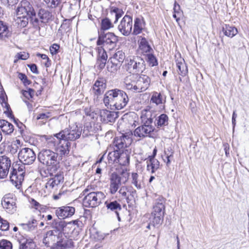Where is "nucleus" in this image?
Listing matches in <instances>:
<instances>
[{
  "instance_id": "nucleus-1",
  "label": "nucleus",
  "mask_w": 249,
  "mask_h": 249,
  "mask_svg": "<svg viewBox=\"0 0 249 249\" xmlns=\"http://www.w3.org/2000/svg\"><path fill=\"white\" fill-rule=\"evenodd\" d=\"M128 101L129 98L125 92L118 89L109 90L104 97L105 106L112 110L124 108Z\"/></svg>"
},
{
  "instance_id": "nucleus-2",
  "label": "nucleus",
  "mask_w": 249,
  "mask_h": 249,
  "mask_svg": "<svg viewBox=\"0 0 249 249\" xmlns=\"http://www.w3.org/2000/svg\"><path fill=\"white\" fill-rule=\"evenodd\" d=\"M165 200L163 197L160 196L155 201L153 207L151 224L154 227L160 225L163 221L165 211Z\"/></svg>"
},
{
  "instance_id": "nucleus-3",
  "label": "nucleus",
  "mask_w": 249,
  "mask_h": 249,
  "mask_svg": "<svg viewBox=\"0 0 249 249\" xmlns=\"http://www.w3.org/2000/svg\"><path fill=\"white\" fill-rule=\"evenodd\" d=\"M88 192V189H85L83 192L84 195H85L83 199V204L86 207L94 208L98 206L106 197V195L102 192H92L87 193Z\"/></svg>"
},
{
  "instance_id": "nucleus-4",
  "label": "nucleus",
  "mask_w": 249,
  "mask_h": 249,
  "mask_svg": "<svg viewBox=\"0 0 249 249\" xmlns=\"http://www.w3.org/2000/svg\"><path fill=\"white\" fill-rule=\"evenodd\" d=\"M82 130V129L80 127L73 124L70 125L69 128H67L59 133L56 134V136L58 140L61 139L62 140L66 142L68 141H73L80 138Z\"/></svg>"
},
{
  "instance_id": "nucleus-5",
  "label": "nucleus",
  "mask_w": 249,
  "mask_h": 249,
  "mask_svg": "<svg viewBox=\"0 0 249 249\" xmlns=\"http://www.w3.org/2000/svg\"><path fill=\"white\" fill-rule=\"evenodd\" d=\"M125 69L133 74L142 73L145 69L144 60L139 56L127 59L125 60Z\"/></svg>"
},
{
  "instance_id": "nucleus-6",
  "label": "nucleus",
  "mask_w": 249,
  "mask_h": 249,
  "mask_svg": "<svg viewBox=\"0 0 249 249\" xmlns=\"http://www.w3.org/2000/svg\"><path fill=\"white\" fill-rule=\"evenodd\" d=\"M39 161L46 166H56L59 164V159L55 152L50 149H43L38 155Z\"/></svg>"
},
{
  "instance_id": "nucleus-7",
  "label": "nucleus",
  "mask_w": 249,
  "mask_h": 249,
  "mask_svg": "<svg viewBox=\"0 0 249 249\" xmlns=\"http://www.w3.org/2000/svg\"><path fill=\"white\" fill-rule=\"evenodd\" d=\"M118 40V37L113 33L101 34L99 35L97 45L110 50L116 46Z\"/></svg>"
},
{
  "instance_id": "nucleus-8",
  "label": "nucleus",
  "mask_w": 249,
  "mask_h": 249,
  "mask_svg": "<svg viewBox=\"0 0 249 249\" xmlns=\"http://www.w3.org/2000/svg\"><path fill=\"white\" fill-rule=\"evenodd\" d=\"M125 57L124 53L122 51H117L112 57L109 58L111 66H107V70L111 72H116Z\"/></svg>"
},
{
  "instance_id": "nucleus-9",
  "label": "nucleus",
  "mask_w": 249,
  "mask_h": 249,
  "mask_svg": "<svg viewBox=\"0 0 249 249\" xmlns=\"http://www.w3.org/2000/svg\"><path fill=\"white\" fill-rule=\"evenodd\" d=\"M18 158L23 164H31L36 159L34 151L29 148H22L18 153Z\"/></svg>"
},
{
  "instance_id": "nucleus-10",
  "label": "nucleus",
  "mask_w": 249,
  "mask_h": 249,
  "mask_svg": "<svg viewBox=\"0 0 249 249\" xmlns=\"http://www.w3.org/2000/svg\"><path fill=\"white\" fill-rule=\"evenodd\" d=\"M63 235L62 232L57 229L49 231L44 235L43 243L47 247H50L51 244L53 245L55 242L61 239V238L63 237Z\"/></svg>"
},
{
  "instance_id": "nucleus-11",
  "label": "nucleus",
  "mask_w": 249,
  "mask_h": 249,
  "mask_svg": "<svg viewBox=\"0 0 249 249\" xmlns=\"http://www.w3.org/2000/svg\"><path fill=\"white\" fill-rule=\"evenodd\" d=\"M132 18L131 16L125 15L121 20L118 29L123 35L128 36L132 31Z\"/></svg>"
},
{
  "instance_id": "nucleus-12",
  "label": "nucleus",
  "mask_w": 249,
  "mask_h": 249,
  "mask_svg": "<svg viewBox=\"0 0 249 249\" xmlns=\"http://www.w3.org/2000/svg\"><path fill=\"white\" fill-rule=\"evenodd\" d=\"M155 129L152 125L143 124L135 129L133 132L134 136L140 139L145 137H151Z\"/></svg>"
},
{
  "instance_id": "nucleus-13",
  "label": "nucleus",
  "mask_w": 249,
  "mask_h": 249,
  "mask_svg": "<svg viewBox=\"0 0 249 249\" xmlns=\"http://www.w3.org/2000/svg\"><path fill=\"white\" fill-rule=\"evenodd\" d=\"M11 163V160L8 156H0V179H4L7 177Z\"/></svg>"
},
{
  "instance_id": "nucleus-14",
  "label": "nucleus",
  "mask_w": 249,
  "mask_h": 249,
  "mask_svg": "<svg viewBox=\"0 0 249 249\" xmlns=\"http://www.w3.org/2000/svg\"><path fill=\"white\" fill-rule=\"evenodd\" d=\"M1 204L9 213H13L16 211V199L12 194H7L4 196L2 198Z\"/></svg>"
},
{
  "instance_id": "nucleus-15",
  "label": "nucleus",
  "mask_w": 249,
  "mask_h": 249,
  "mask_svg": "<svg viewBox=\"0 0 249 249\" xmlns=\"http://www.w3.org/2000/svg\"><path fill=\"white\" fill-rule=\"evenodd\" d=\"M132 139L127 135L123 134L121 136L116 137L112 143V146L116 149H121L128 146L131 143Z\"/></svg>"
},
{
  "instance_id": "nucleus-16",
  "label": "nucleus",
  "mask_w": 249,
  "mask_h": 249,
  "mask_svg": "<svg viewBox=\"0 0 249 249\" xmlns=\"http://www.w3.org/2000/svg\"><path fill=\"white\" fill-rule=\"evenodd\" d=\"M70 143L64 141L63 142L62 141H60L59 144H57L55 148V153L57 154V156H58L59 161L69 155L70 152Z\"/></svg>"
},
{
  "instance_id": "nucleus-17",
  "label": "nucleus",
  "mask_w": 249,
  "mask_h": 249,
  "mask_svg": "<svg viewBox=\"0 0 249 249\" xmlns=\"http://www.w3.org/2000/svg\"><path fill=\"white\" fill-rule=\"evenodd\" d=\"M64 181V176L62 172H57L54 176L49 179L45 184L46 188L49 190L57 188L58 185Z\"/></svg>"
},
{
  "instance_id": "nucleus-18",
  "label": "nucleus",
  "mask_w": 249,
  "mask_h": 249,
  "mask_svg": "<svg viewBox=\"0 0 249 249\" xmlns=\"http://www.w3.org/2000/svg\"><path fill=\"white\" fill-rule=\"evenodd\" d=\"M150 83V78L146 75H137V92H141L146 90Z\"/></svg>"
},
{
  "instance_id": "nucleus-19",
  "label": "nucleus",
  "mask_w": 249,
  "mask_h": 249,
  "mask_svg": "<svg viewBox=\"0 0 249 249\" xmlns=\"http://www.w3.org/2000/svg\"><path fill=\"white\" fill-rule=\"evenodd\" d=\"M74 213L75 208L71 206H63L58 208L55 212L57 216L62 219L71 216Z\"/></svg>"
},
{
  "instance_id": "nucleus-20",
  "label": "nucleus",
  "mask_w": 249,
  "mask_h": 249,
  "mask_svg": "<svg viewBox=\"0 0 249 249\" xmlns=\"http://www.w3.org/2000/svg\"><path fill=\"white\" fill-rule=\"evenodd\" d=\"M100 117L103 122L107 124L114 122L118 116L116 112L103 109L100 111Z\"/></svg>"
},
{
  "instance_id": "nucleus-21",
  "label": "nucleus",
  "mask_w": 249,
  "mask_h": 249,
  "mask_svg": "<svg viewBox=\"0 0 249 249\" xmlns=\"http://www.w3.org/2000/svg\"><path fill=\"white\" fill-rule=\"evenodd\" d=\"M137 75L134 74L126 76L124 79V87L127 90L136 92Z\"/></svg>"
},
{
  "instance_id": "nucleus-22",
  "label": "nucleus",
  "mask_w": 249,
  "mask_h": 249,
  "mask_svg": "<svg viewBox=\"0 0 249 249\" xmlns=\"http://www.w3.org/2000/svg\"><path fill=\"white\" fill-rule=\"evenodd\" d=\"M110 179L109 192L111 194L113 195L117 192L122 183L119 179V175L115 173L111 174Z\"/></svg>"
},
{
  "instance_id": "nucleus-23",
  "label": "nucleus",
  "mask_w": 249,
  "mask_h": 249,
  "mask_svg": "<svg viewBox=\"0 0 249 249\" xmlns=\"http://www.w3.org/2000/svg\"><path fill=\"white\" fill-rule=\"evenodd\" d=\"M106 88V81L103 78H99L95 82L92 87L93 93L98 96L102 94Z\"/></svg>"
},
{
  "instance_id": "nucleus-24",
  "label": "nucleus",
  "mask_w": 249,
  "mask_h": 249,
  "mask_svg": "<svg viewBox=\"0 0 249 249\" xmlns=\"http://www.w3.org/2000/svg\"><path fill=\"white\" fill-rule=\"evenodd\" d=\"M73 246V242L71 240L66 238H61L51 246L52 249H68Z\"/></svg>"
},
{
  "instance_id": "nucleus-25",
  "label": "nucleus",
  "mask_w": 249,
  "mask_h": 249,
  "mask_svg": "<svg viewBox=\"0 0 249 249\" xmlns=\"http://www.w3.org/2000/svg\"><path fill=\"white\" fill-rule=\"evenodd\" d=\"M106 48L99 46L97 48L98 51V59L97 63L101 69H103L106 65L107 55L105 50Z\"/></svg>"
},
{
  "instance_id": "nucleus-26",
  "label": "nucleus",
  "mask_w": 249,
  "mask_h": 249,
  "mask_svg": "<svg viewBox=\"0 0 249 249\" xmlns=\"http://www.w3.org/2000/svg\"><path fill=\"white\" fill-rule=\"evenodd\" d=\"M138 40L139 50L142 53H150L152 49L149 45L147 40L144 37L140 36Z\"/></svg>"
},
{
  "instance_id": "nucleus-27",
  "label": "nucleus",
  "mask_w": 249,
  "mask_h": 249,
  "mask_svg": "<svg viewBox=\"0 0 249 249\" xmlns=\"http://www.w3.org/2000/svg\"><path fill=\"white\" fill-rule=\"evenodd\" d=\"M147 170L153 174L160 168V162L153 157H148L146 160Z\"/></svg>"
},
{
  "instance_id": "nucleus-28",
  "label": "nucleus",
  "mask_w": 249,
  "mask_h": 249,
  "mask_svg": "<svg viewBox=\"0 0 249 249\" xmlns=\"http://www.w3.org/2000/svg\"><path fill=\"white\" fill-rule=\"evenodd\" d=\"M24 176L19 174L16 171H12L10 176V181L16 187L19 188L24 180Z\"/></svg>"
},
{
  "instance_id": "nucleus-29",
  "label": "nucleus",
  "mask_w": 249,
  "mask_h": 249,
  "mask_svg": "<svg viewBox=\"0 0 249 249\" xmlns=\"http://www.w3.org/2000/svg\"><path fill=\"white\" fill-rule=\"evenodd\" d=\"M152 111L150 110H143L142 111L141 120L143 124L152 125L153 119Z\"/></svg>"
},
{
  "instance_id": "nucleus-30",
  "label": "nucleus",
  "mask_w": 249,
  "mask_h": 249,
  "mask_svg": "<svg viewBox=\"0 0 249 249\" xmlns=\"http://www.w3.org/2000/svg\"><path fill=\"white\" fill-rule=\"evenodd\" d=\"M222 31L226 36L231 38L233 37L238 33L236 28L228 24L223 26Z\"/></svg>"
},
{
  "instance_id": "nucleus-31",
  "label": "nucleus",
  "mask_w": 249,
  "mask_h": 249,
  "mask_svg": "<svg viewBox=\"0 0 249 249\" xmlns=\"http://www.w3.org/2000/svg\"><path fill=\"white\" fill-rule=\"evenodd\" d=\"M177 71L178 73L183 76H185L188 72L187 67L183 59L180 58L176 61Z\"/></svg>"
},
{
  "instance_id": "nucleus-32",
  "label": "nucleus",
  "mask_w": 249,
  "mask_h": 249,
  "mask_svg": "<svg viewBox=\"0 0 249 249\" xmlns=\"http://www.w3.org/2000/svg\"><path fill=\"white\" fill-rule=\"evenodd\" d=\"M19 249H35V245L33 240L23 238L19 241Z\"/></svg>"
},
{
  "instance_id": "nucleus-33",
  "label": "nucleus",
  "mask_w": 249,
  "mask_h": 249,
  "mask_svg": "<svg viewBox=\"0 0 249 249\" xmlns=\"http://www.w3.org/2000/svg\"><path fill=\"white\" fill-rule=\"evenodd\" d=\"M0 128L7 134H10L14 131L13 125L4 120H0Z\"/></svg>"
},
{
  "instance_id": "nucleus-34",
  "label": "nucleus",
  "mask_w": 249,
  "mask_h": 249,
  "mask_svg": "<svg viewBox=\"0 0 249 249\" xmlns=\"http://www.w3.org/2000/svg\"><path fill=\"white\" fill-rule=\"evenodd\" d=\"M144 28V23L142 19L136 18L134 20V28L132 34L137 35L142 32Z\"/></svg>"
},
{
  "instance_id": "nucleus-35",
  "label": "nucleus",
  "mask_w": 249,
  "mask_h": 249,
  "mask_svg": "<svg viewBox=\"0 0 249 249\" xmlns=\"http://www.w3.org/2000/svg\"><path fill=\"white\" fill-rule=\"evenodd\" d=\"M105 205L107 210L113 212L115 213H117L122 210L121 204L116 200L113 201H106L105 202Z\"/></svg>"
},
{
  "instance_id": "nucleus-36",
  "label": "nucleus",
  "mask_w": 249,
  "mask_h": 249,
  "mask_svg": "<svg viewBox=\"0 0 249 249\" xmlns=\"http://www.w3.org/2000/svg\"><path fill=\"white\" fill-rule=\"evenodd\" d=\"M42 138L44 139L47 143L49 147L53 148L55 146L56 143L60 141H61V139H57V137L56 136V134L54 135V136H47L43 135L42 136Z\"/></svg>"
},
{
  "instance_id": "nucleus-37",
  "label": "nucleus",
  "mask_w": 249,
  "mask_h": 249,
  "mask_svg": "<svg viewBox=\"0 0 249 249\" xmlns=\"http://www.w3.org/2000/svg\"><path fill=\"white\" fill-rule=\"evenodd\" d=\"M11 35L7 26L2 21H0V39H5Z\"/></svg>"
},
{
  "instance_id": "nucleus-38",
  "label": "nucleus",
  "mask_w": 249,
  "mask_h": 249,
  "mask_svg": "<svg viewBox=\"0 0 249 249\" xmlns=\"http://www.w3.org/2000/svg\"><path fill=\"white\" fill-rule=\"evenodd\" d=\"M129 158L130 157L127 152L120 153L117 163L123 166L127 165L129 163Z\"/></svg>"
},
{
  "instance_id": "nucleus-39",
  "label": "nucleus",
  "mask_w": 249,
  "mask_h": 249,
  "mask_svg": "<svg viewBox=\"0 0 249 249\" xmlns=\"http://www.w3.org/2000/svg\"><path fill=\"white\" fill-rule=\"evenodd\" d=\"M38 16L42 22H46L51 18L52 14L46 9H40L38 11Z\"/></svg>"
},
{
  "instance_id": "nucleus-40",
  "label": "nucleus",
  "mask_w": 249,
  "mask_h": 249,
  "mask_svg": "<svg viewBox=\"0 0 249 249\" xmlns=\"http://www.w3.org/2000/svg\"><path fill=\"white\" fill-rule=\"evenodd\" d=\"M15 21L16 24L19 27L23 28L27 26L28 23V18L27 16L22 15H16V18H15Z\"/></svg>"
},
{
  "instance_id": "nucleus-41",
  "label": "nucleus",
  "mask_w": 249,
  "mask_h": 249,
  "mask_svg": "<svg viewBox=\"0 0 249 249\" xmlns=\"http://www.w3.org/2000/svg\"><path fill=\"white\" fill-rule=\"evenodd\" d=\"M163 97L160 93L158 92H154L152 93V97L150 99V102L152 103L155 104L156 105H159L163 103Z\"/></svg>"
},
{
  "instance_id": "nucleus-42",
  "label": "nucleus",
  "mask_w": 249,
  "mask_h": 249,
  "mask_svg": "<svg viewBox=\"0 0 249 249\" xmlns=\"http://www.w3.org/2000/svg\"><path fill=\"white\" fill-rule=\"evenodd\" d=\"M120 152L117 149L109 152L107 155V160L109 163H117Z\"/></svg>"
},
{
  "instance_id": "nucleus-43",
  "label": "nucleus",
  "mask_w": 249,
  "mask_h": 249,
  "mask_svg": "<svg viewBox=\"0 0 249 249\" xmlns=\"http://www.w3.org/2000/svg\"><path fill=\"white\" fill-rule=\"evenodd\" d=\"M20 225L24 230L29 231L34 230L37 226V222L36 220L33 219L31 221H29L27 223H22Z\"/></svg>"
},
{
  "instance_id": "nucleus-44",
  "label": "nucleus",
  "mask_w": 249,
  "mask_h": 249,
  "mask_svg": "<svg viewBox=\"0 0 249 249\" xmlns=\"http://www.w3.org/2000/svg\"><path fill=\"white\" fill-rule=\"evenodd\" d=\"M131 183L138 189L142 188V180L141 179L139 175L136 173H132L131 174Z\"/></svg>"
},
{
  "instance_id": "nucleus-45",
  "label": "nucleus",
  "mask_w": 249,
  "mask_h": 249,
  "mask_svg": "<svg viewBox=\"0 0 249 249\" xmlns=\"http://www.w3.org/2000/svg\"><path fill=\"white\" fill-rule=\"evenodd\" d=\"M123 13L122 10L118 8L115 7H112L111 8L110 14L111 17H115V20L114 21V23H116L118 21L119 18L122 17Z\"/></svg>"
},
{
  "instance_id": "nucleus-46",
  "label": "nucleus",
  "mask_w": 249,
  "mask_h": 249,
  "mask_svg": "<svg viewBox=\"0 0 249 249\" xmlns=\"http://www.w3.org/2000/svg\"><path fill=\"white\" fill-rule=\"evenodd\" d=\"M113 27V25L108 18H106L102 19L101 23V30L104 31L107 30L112 28Z\"/></svg>"
},
{
  "instance_id": "nucleus-47",
  "label": "nucleus",
  "mask_w": 249,
  "mask_h": 249,
  "mask_svg": "<svg viewBox=\"0 0 249 249\" xmlns=\"http://www.w3.org/2000/svg\"><path fill=\"white\" fill-rule=\"evenodd\" d=\"M20 4L26 11L28 16L31 13H33V12L35 11L32 4L27 0H23L21 1Z\"/></svg>"
},
{
  "instance_id": "nucleus-48",
  "label": "nucleus",
  "mask_w": 249,
  "mask_h": 249,
  "mask_svg": "<svg viewBox=\"0 0 249 249\" xmlns=\"http://www.w3.org/2000/svg\"><path fill=\"white\" fill-rule=\"evenodd\" d=\"M174 13L173 16L178 22L179 20L180 17L182 16V13L180 10L179 5L176 2H175L174 4Z\"/></svg>"
},
{
  "instance_id": "nucleus-49",
  "label": "nucleus",
  "mask_w": 249,
  "mask_h": 249,
  "mask_svg": "<svg viewBox=\"0 0 249 249\" xmlns=\"http://www.w3.org/2000/svg\"><path fill=\"white\" fill-rule=\"evenodd\" d=\"M168 116L165 114H161L157 120V125L158 126L165 125L167 124Z\"/></svg>"
},
{
  "instance_id": "nucleus-50",
  "label": "nucleus",
  "mask_w": 249,
  "mask_h": 249,
  "mask_svg": "<svg viewBox=\"0 0 249 249\" xmlns=\"http://www.w3.org/2000/svg\"><path fill=\"white\" fill-rule=\"evenodd\" d=\"M129 176V174L126 170H123L121 175H119V178L120 180L121 179V182L122 183L124 184L128 180Z\"/></svg>"
},
{
  "instance_id": "nucleus-51",
  "label": "nucleus",
  "mask_w": 249,
  "mask_h": 249,
  "mask_svg": "<svg viewBox=\"0 0 249 249\" xmlns=\"http://www.w3.org/2000/svg\"><path fill=\"white\" fill-rule=\"evenodd\" d=\"M0 249H12V243L6 240L0 241Z\"/></svg>"
},
{
  "instance_id": "nucleus-52",
  "label": "nucleus",
  "mask_w": 249,
  "mask_h": 249,
  "mask_svg": "<svg viewBox=\"0 0 249 249\" xmlns=\"http://www.w3.org/2000/svg\"><path fill=\"white\" fill-rule=\"evenodd\" d=\"M22 93L24 97H25L26 99L29 100L33 98L35 91L33 89H29L28 90H23L22 91Z\"/></svg>"
},
{
  "instance_id": "nucleus-53",
  "label": "nucleus",
  "mask_w": 249,
  "mask_h": 249,
  "mask_svg": "<svg viewBox=\"0 0 249 249\" xmlns=\"http://www.w3.org/2000/svg\"><path fill=\"white\" fill-rule=\"evenodd\" d=\"M147 57L149 65L153 67L158 65L156 58L153 54L151 53L147 54Z\"/></svg>"
},
{
  "instance_id": "nucleus-54",
  "label": "nucleus",
  "mask_w": 249,
  "mask_h": 249,
  "mask_svg": "<svg viewBox=\"0 0 249 249\" xmlns=\"http://www.w3.org/2000/svg\"><path fill=\"white\" fill-rule=\"evenodd\" d=\"M128 187L127 186H122L119 191V194L125 199H128L127 192H128Z\"/></svg>"
},
{
  "instance_id": "nucleus-55",
  "label": "nucleus",
  "mask_w": 249,
  "mask_h": 249,
  "mask_svg": "<svg viewBox=\"0 0 249 249\" xmlns=\"http://www.w3.org/2000/svg\"><path fill=\"white\" fill-rule=\"evenodd\" d=\"M167 150L169 152L168 153H167V151H164L165 158L167 160L166 161L165 159H163L164 160V161L166 162V165L167 166H168L170 164V163H171L170 158L173 157L174 152L173 151H170L169 149H168Z\"/></svg>"
},
{
  "instance_id": "nucleus-56",
  "label": "nucleus",
  "mask_w": 249,
  "mask_h": 249,
  "mask_svg": "<svg viewBox=\"0 0 249 249\" xmlns=\"http://www.w3.org/2000/svg\"><path fill=\"white\" fill-rule=\"evenodd\" d=\"M33 13L30 14L29 16L30 17L31 22L32 24L36 26L38 25L39 20L36 18L35 11H34Z\"/></svg>"
},
{
  "instance_id": "nucleus-57",
  "label": "nucleus",
  "mask_w": 249,
  "mask_h": 249,
  "mask_svg": "<svg viewBox=\"0 0 249 249\" xmlns=\"http://www.w3.org/2000/svg\"><path fill=\"white\" fill-rule=\"evenodd\" d=\"M17 15L18 16H20L22 15L27 16H28L27 13L26 12V11L25 9L23 7L22 5L20 3V5L18 7L17 9Z\"/></svg>"
},
{
  "instance_id": "nucleus-58",
  "label": "nucleus",
  "mask_w": 249,
  "mask_h": 249,
  "mask_svg": "<svg viewBox=\"0 0 249 249\" xmlns=\"http://www.w3.org/2000/svg\"><path fill=\"white\" fill-rule=\"evenodd\" d=\"M9 225L8 222L1 219L0 224V229L3 231H6L9 229Z\"/></svg>"
},
{
  "instance_id": "nucleus-59",
  "label": "nucleus",
  "mask_w": 249,
  "mask_h": 249,
  "mask_svg": "<svg viewBox=\"0 0 249 249\" xmlns=\"http://www.w3.org/2000/svg\"><path fill=\"white\" fill-rule=\"evenodd\" d=\"M44 1L48 4V6L51 7H55L56 6L59 2V0H44Z\"/></svg>"
},
{
  "instance_id": "nucleus-60",
  "label": "nucleus",
  "mask_w": 249,
  "mask_h": 249,
  "mask_svg": "<svg viewBox=\"0 0 249 249\" xmlns=\"http://www.w3.org/2000/svg\"><path fill=\"white\" fill-rule=\"evenodd\" d=\"M59 48L60 46L59 45L57 44H53L50 47V51L53 55L56 54L57 53Z\"/></svg>"
},
{
  "instance_id": "nucleus-61",
  "label": "nucleus",
  "mask_w": 249,
  "mask_h": 249,
  "mask_svg": "<svg viewBox=\"0 0 249 249\" xmlns=\"http://www.w3.org/2000/svg\"><path fill=\"white\" fill-rule=\"evenodd\" d=\"M50 113L49 112L46 113H40L36 117L37 120H46L50 117Z\"/></svg>"
},
{
  "instance_id": "nucleus-62",
  "label": "nucleus",
  "mask_w": 249,
  "mask_h": 249,
  "mask_svg": "<svg viewBox=\"0 0 249 249\" xmlns=\"http://www.w3.org/2000/svg\"><path fill=\"white\" fill-rule=\"evenodd\" d=\"M25 164H22L18 166V170L14 168L12 171H16L17 173L19 174H22V176H24L25 174Z\"/></svg>"
},
{
  "instance_id": "nucleus-63",
  "label": "nucleus",
  "mask_w": 249,
  "mask_h": 249,
  "mask_svg": "<svg viewBox=\"0 0 249 249\" xmlns=\"http://www.w3.org/2000/svg\"><path fill=\"white\" fill-rule=\"evenodd\" d=\"M17 57L20 59L26 60L29 58V54L28 53L26 52H21L17 54Z\"/></svg>"
},
{
  "instance_id": "nucleus-64",
  "label": "nucleus",
  "mask_w": 249,
  "mask_h": 249,
  "mask_svg": "<svg viewBox=\"0 0 249 249\" xmlns=\"http://www.w3.org/2000/svg\"><path fill=\"white\" fill-rule=\"evenodd\" d=\"M19 78L25 84L29 85L30 84V81L28 80L26 75L22 73H19L18 74Z\"/></svg>"
}]
</instances>
